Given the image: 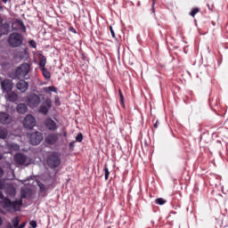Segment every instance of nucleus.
Instances as JSON below:
<instances>
[{
    "mask_svg": "<svg viewBox=\"0 0 228 228\" xmlns=\"http://www.w3.org/2000/svg\"><path fill=\"white\" fill-rule=\"evenodd\" d=\"M18 90H20L21 92H27L28 86H17Z\"/></svg>",
    "mask_w": 228,
    "mask_h": 228,
    "instance_id": "32",
    "label": "nucleus"
},
{
    "mask_svg": "<svg viewBox=\"0 0 228 228\" xmlns=\"http://www.w3.org/2000/svg\"><path fill=\"white\" fill-rule=\"evenodd\" d=\"M63 136H64V138H67V132L66 131L63 132Z\"/></svg>",
    "mask_w": 228,
    "mask_h": 228,
    "instance_id": "46",
    "label": "nucleus"
},
{
    "mask_svg": "<svg viewBox=\"0 0 228 228\" xmlns=\"http://www.w3.org/2000/svg\"><path fill=\"white\" fill-rule=\"evenodd\" d=\"M7 42L13 49L20 47L24 44V37L20 33L12 32L9 35Z\"/></svg>",
    "mask_w": 228,
    "mask_h": 228,
    "instance_id": "2",
    "label": "nucleus"
},
{
    "mask_svg": "<svg viewBox=\"0 0 228 228\" xmlns=\"http://www.w3.org/2000/svg\"><path fill=\"white\" fill-rule=\"evenodd\" d=\"M29 225L32 226V228H37V221H30Z\"/></svg>",
    "mask_w": 228,
    "mask_h": 228,
    "instance_id": "35",
    "label": "nucleus"
},
{
    "mask_svg": "<svg viewBox=\"0 0 228 228\" xmlns=\"http://www.w3.org/2000/svg\"><path fill=\"white\" fill-rule=\"evenodd\" d=\"M75 145H76V141L70 142H69V149H70L71 151H73Z\"/></svg>",
    "mask_w": 228,
    "mask_h": 228,
    "instance_id": "33",
    "label": "nucleus"
},
{
    "mask_svg": "<svg viewBox=\"0 0 228 228\" xmlns=\"http://www.w3.org/2000/svg\"><path fill=\"white\" fill-rule=\"evenodd\" d=\"M50 90H51V92H56V87L52 86V87H50Z\"/></svg>",
    "mask_w": 228,
    "mask_h": 228,
    "instance_id": "41",
    "label": "nucleus"
},
{
    "mask_svg": "<svg viewBox=\"0 0 228 228\" xmlns=\"http://www.w3.org/2000/svg\"><path fill=\"white\" fill-rule=\"evenodd\" d=\"M0 225H3V219L0 217Z\"/></svg>",
    "mask_w": 228,
    "mask_h": 228,
    "instance_id": "48",
    "label": "nucleus"
},
{
    "mask_svg": "<svg viewBox=\"0 0 228 228\" xmlns=\"http://www.w3.org/2000/svg\"><path fill=\"white\" fill-rule=\"evenodd\" d=\"M3 24V18L0 17V26Z\"/></svg>",
    "mask_w": 228,
    "mask_h": 228,
    "instance_id": "47",
    "label": "nucleus"
},
{
    "mask_svg": "<svg viewBox=\"0 0 228 228\" xmlns=\"http://www.w3.org/2000/svg\"><path fill=\"white\" fill-rule=\"evenodd\" d=\"M31 70V66L28 63H23L20 67L16 68L14 72V77L20 79L28 76Z\"/></svg>",
    "mask_w": 228,
    "mask_h": 228,
    "instance_id": "3",
    "label": "nucleus"
},
{
    "mask_svg": "<svg viewBox=\"0 0 228 228\" xmlns=\"http://www.w3.org/2000/svg\"><path fill=\"white\" fill-rule=\"evenodd\" d=\"M16 86H28V84L24 79H20V81L16 84Z\"/></svg>",
    "mask_w": 228,
    "mask_h": 228,
    "instance_id": "25",
    "label": "nucleus"
},
{
    "mask_svg": "<svg viewBox=\"0 0 228 228\" xmlns=\"http://www.w3.org/2000/svg\"><path fill=\"white\" fill-rule=\"evenodd\" d=\"M75 142H78V143H81V142H83V134L79 133L77 136H76V141Z\"/></svg>",
    "mask_w": 228,
    "mask_h": 228,
    "instance_id": "28",
    "label": "nucleus"
},
{
    "mask_svg": "<svg viewBox=\"0 0 228 228\" xmlns=\"http://www.w3.org/2000/svg\"><path fill=\"white\" fill-rule=\"evenodd\" d=\"M35 126H37L35 117L31 114L27 115L23 120V127H25V129H32Z\"/></svg>",
    "mask_w": 228,
    "mask_h": 228,
    "instance_id": "5",
    "label": "nucleus"
},
{
    "mask_svg": "<svg viewBox=\"0 0 228 228\" xmlns=\"http://www.w3.org/2000/svg\"><path fill=\"white\" fill-rule=\"evenodd\" d=\"M44 140V134L38 131H36L30 134L29 142L31 145H40Z\"/></svg>",
    "mask_w": 228,
    "mask_h": 228,
    "instance_id": "6",
    "label": "nucleus"
},
{
    "mask_svg": "<svg viewBox=\"0 0 228 228\" xmlns=\"http://www.w3.org/2000/svg\"><path fill=\"white\" fill-rule=\"evenodd\" d=\"M104 172H105V181H108L110 179V169H108V166H104Z\"/></svg>",
    "mask_w": 228,
    "mask_h": 228,
    "instance_id": "26",
    "label": "nucleus"
},
{
    "mask_svg": "<svg viewBox=\"0 0 228 228\" xmlns=\"http://www.w3.org/2000/svg\"><path fill=\"white\" fill-rule=\"evenodd\" d=\"M109 29L110 31V35H111L112 38H117V36L115 35V30H113V27L110 26Z\"/></svg>",
    "mask_w": 228,
    "mask_h": 228,
    "instance_id": "29",
    "label": "nucleus"
},
{
    "mask_svg": "<svg viewBox=\"0 0 228 228\" xmlns=\"http://www.w3.org/2000/svg\"><path fill=\"white\" fill-rule=\"evenodd\" d=\"M14 161L16 165H25V167L29 165V163H26V161H28V157L23 153H16L14 156Z\"/></svg>",
    "mask_w": 228,
    "mask_h": 228,
    "instance_id": "10",
    "label": "nucleus"
},
{
    "mask_svg": "<svg viewBox=\"0 0 228 228\" xmlns=\"http://www.w3.org/2000/svg\"><path fill=\"white\" fill-rule=\"evenodd\" d=\"M119 103L123 108H126V104L124 103V94L119 96Z\"/></svg>",
    "mask_w": 228,
    "mask_h": 228,
    "instance_id": "31",
    "label": "nucleus"
},
{
    "mask_svg": "<svg viewBox=\"0 0 228 228\" xmlns=\"http://www.w3.org/2000/svg\"><path fill=\"white\" fill-rule=\"evenodd\" d=\"M5 193L6 195H9V197H15V194L17 193V191L13 187H9L6 189Z\"/></svg>",
    "mask_w": 228,
    "mask_h": 228,
    "instance_id": "20",
    "label": "nucleus"
},
{
    "mask_svg": "<svg viewBox=\"0 0 228 228\" xmlns=\"http://www.w3.org/2000/svg\"><path fill=\"white\" fill-rule=\"evenodd\" d=\"M159 126V120H157L154 125H153V127L154 129H158V127Z\"/></svg>",
    "mask_w": 228,
    "mask_h": 228,
    "instance_id": "37",
    "label": "nucleus"
},
{
    "mask_svg": "<svg viewBox=\"0 0 228 228\" xmlns=\"http://www.w3.org/2000/svg\"><path fill=\"white\" fill-rule=\"evenodd\" d=\"M14 24L18 26L23 33H26V25H24V21H22V20H15Z\"/></svg>",
    "mask_w": 228,
    "mask_h": 228,
    "instance_id": "16",
    "label": "nucleus"
},
{
    "mask_svg": "<svg viewBox=\"0 0 228 228\" xmlns=\"http://www.w3.org/2000/svg\"><path fill=\"white\" fill-rule=\"evenodd\" d=\"M4 187H5L4 182L0 181V190H4Z\"/></svg>",
    "mask_w": 228,
    "mask_h": 228,
    "instance_id": "38",
    "label": "nucleus"
},
{
    "mask_svg": "<svg viewBox=\"0 0 228 228\" xmlns=\"http://www.w3.org/2000/svg\"><path fill=\"white\" fill-rule=\"evenodd\" d=\"M45 140L48 145H54L56 142H58V134L51 133L45 137Z\"/></svg>",
    "mask_w": 228,
    "mask_h": 228,
    "instance_id": "11",
    "label": "nucleus"
},
{
    "mask_svg": "<svg viewBox=\"0 0 228 228\" xmlns=\"http://www.w3.org/2000/svg\"><path fill=\"white\" fill-rule=\"evenodd\" d=\"M13 87H11V86H2V90L3 92H6V90H10L12 91Z\"/></svg>",
    "mask_w": 228,
    "mask_h": 228,
    "instance_id": "34",
    "label": "nucleus"
},
{
    "mask_svg": "<svg viewBox=\"0 0 228 228\" xmlns=\"http://www.w3.org/2000/svg\"><path fill=\"white\" fill-rule=\"evenodd\" d=\"M12 224L13 227H19V224H20V220L19 219V216L14 217L12 220Z\"/></svg>",
    "mask_w": 228,
    "mask_h": 228,
    "instance_id": "22",
    "label": "nucleus"
},
{
    "mask_svg": "<svg viewBox=\"0 0 228 228\" xmlns=\"http://www.w3.org/2000/svg\"><path fill=\"white\" fill-rule=\"evenodd\" d=\"M8 136V129L0 126V139L1 140H5V138H7Z\"/></svg>",
    "mask_w": 228,
    "mask_h": 228,
    "instance_id": "18",
    "label": "nucleus"
},
{
    "mask_svg": "<svg viewBox=\"0 0 228 228\" xmlns=\"http://www.w3.org/2000/svg\"><path fill=\"white\" fill-rule=\"evenodd\" d=\"M0 85H1V86H13V83L12 82V80H10L8 78L3 80V78H1V77H0Z\"/></svg>",
    "mask_w": 228,
    "mask_h": 228,
    "instance_id": "19",
    "label": "nucleus"
},
{
    "mask_svg": "<svg viewBox=\"0 0 228 228\" xmlns=\"http://www.w3.org/2000/svg\"><path fill=\"white\" fill-rule=\"evenodd\" d=\"M118 94H119V96H120V95H124V94H122V89H118Z\"/></svg>",
    "mask_w": 228,
    "mask_h": 228,
    "instance_id": "44",
    "label": "nucleus"
},
{
    "mask_svg": "<svg viewBox=\"0 0 228 228\" xmlns=\"http://www.w3.org/2000/svg\"><path fill=\"white\" fill-rule=\"evenodd\" d=\"M0 159H3V155L0 153Z\"/></svg>",
    "mask_w": 228,
    "mask_h": 228,
    "instance_id": "49",
    "label": "nucleus"
},
{
    "mask_svg": "<svg viewBox=\"0 0 228 228\" xmlns=\"http://www.w3.org/2000/svg\"><path fill=\"white\" fill-rule=\"evenodd\" d=\"M47 63V58L44 54H39V67L41 69H45V64Z\"/></svg>",
    "mask_w": 228,
    "mask_h": 228,
    "instance_id": "17",
    "label": "nucleus"
},
{
    "mask_svg": "<svg viewBox=\"0 0 228 228\" xmlns=\"http://www.w3.org/2000/svg\"><path fill=\"white\" fill-rule=\"evenodd\" d=\"M51 106H53L51 99H46L40 106L38 112L42 113L43 115H47V113H49V110H51Z\"/></svg>",
    "mask_w": 228,
    "mask_h": 228,
    "instance_id": "9",
    "label": "nucleus"
},
{
    "mask_svg": "<svg viewBox=\"0 0 228 228\" xmlns=\"http://www.w3.org/2000/svg\"><path fill=\"white\" fill-rule=\"evenodd\" d=\"M40 102V96H38L37 94H32L28 96L27 103L29 108H37V106H38Z\"/></svg>",
    "mask_w": 228,
    "mask_h": 228,
    "instance_id": "7",
    "label": "nucleus"
},
{
    "mask_svg": "<svg viewBox=\"0 0 228 228\" xmlns=\"http://www.w3.org/2000/svg\"><path fill=\"white\" fill-rule=\"evenodd\" d=\"M7 99L10 102H15L19 100V95L15 92H9L7 94Z\"/></svg>",
    "mask_w": 228,
    "mask_h": 228,
    "instance_id": "13",
    "label": "nucleus"
},
{
    "mask_svg": "<svg viewBox=\"0 0 228 228\" xmlns=\"http://www.w3.org/2000/svg\"><path fill=\"white\" fill-rule=\"evenodd\" d=\"M154 4H156V0H152V8L154 7ZM153 13H154V8H153Z\"/></svg>",
    "mask_w": 228,
    "mask_h": 228,
    "instance_id": "43",
    "label": "nucleus"
},
{
    "mask_svg": "<svg viewBox=\"0 0 228 228\" xmlns=\"http://www.w3.org/2000/svg\"><path fill=\"white\" fill-rule=\"evenodd\" d=\"M37 185L40 188V190H39L40 193L45 192L46 188H45V185H44V183H42V182H38Z\"/></svg>",
    "mask_w": 228,
    "mask_h": 228,
    "instance_id": "27",
    "label": "nucleus"
},
{
    "mask_svg": "<svg viewBox=\"0 0 228 228\" xmlns=\"http://www.w3.org/2000/svg\"><path fill=\"white\" fill-rule=\"evenodd\" d=\"M69 31H71V33H74V34L77 33L76 28H74V27H69Z\"/></svg>",
    "mask_w": 228,
    "mask_h": 228,
    "instance_id": "39",
    "label": "nucleus"
},
{
    "mask_svg": "<svg viewBox=\"0 0 228 228\" xmlns=\"http://www.w3.org/2000/svg\"><path fill=\"white\" fill-rule=\"evenodd\" d=\"M155 202L159 204V206H164V204H167V200H165L163 198L156 199Z\"/></svg>",
    "mask_w": 228,
    "mask_h": 228,
    "instance_id": "23",
    "label": "nucleus"
},
{
    "mask_svg": "<svg viewBox=\"0 0 228 228\" xmlns=\"http://www.w3.org/2000/svg\"><path fill=\"white\" fill-rule=\"evenodd\" d=\"M0 206L7 211V213H17V211H20V208H22V200H15L12 201L9 198H5L3 194V191H0Z\"/></svg>",
    "mask_w": 228,
    "mask_h": 228,
    "instance_id": "1",
    "label": "nucleus"
},
{
    "mask_svg": "<svg viewBox=\"0 0 228 228\" xmlns=\"http://www.w3.org/2000/svg\"><path fill=\"white\" fill-rule=\"evenodd\" d=\"M44 126L48 131H58V124H56V121L51 118H46L44 120Z\"/></svg>",
    "mask_w": 228,
    "mask_h": 228,
    "instance_id": "8",
    "label": "nucleus"
},
{
    "mask_svg": "<svg viewBox=\"0 0 228 228\" xmlns=\"http://www.w3.org/2000/svg\"><path fill=\"white\" fill-rule=\"evenodd\" d=\"M42 70V74L44 76V77H45V79H49L51 77V72H49V70H47L46 68H41Z\"/></svg>",
    "mask_w": 228,
    "mask_h": 228,
    "instance_id": "21",
    "label": "nucleus"
},
{
    "mask_svg": "<svg viewBox=\"0 0 228 228\" xmlns=\"http://www.w3.org/2000/svg\"><path fill=\"white\" fill-rule=\"evenodd\" d=\"M17 111L20 115H24V113L28 111V105H26L25 103H19L17 106Z\"/></svg>",
    "mask_w": 228,
    "mask_h": 228,
    "instance_id": "14",
    "label": "nucleus"
},
{
    "mask_svg": "<svg viewBox=\"0 0 228 228\" xmlns=\"http://www.w3.org/2000/svg\"><path fill=\"white\" fill-rule=\"evenodd\" d=\"M19 227H20V228H25V227H26V223H25V222L22 223Z\"/></svg>",
    "mask_w": 228,
    "mask_h": 228,
    "instance_id": "40",
    "label": "nucleus"
},
{
    "mask_svg": "<svg viewBox=\"0 0 228 228\" xmlns=\"http://www.w3.org/2000/svg\"><path fill=\"white\" fill-rule=\"evenodd\" d=\"M199 12H200V9L199 7L193 8L190 12L191 17H195V15L199 13Z\"/></svg>",
    "mask_w": 228,
    "mask_h": 228,
    "instance_id": "24",
    "label": "nucleus"
},
{
    "mask_svg": "<svg viewBox=\"0 0 228 228\" xmlns=\"http://www.w3.org/2000/svg\"><path fill=\"white\" fill-rule=\"evenodd\" d=\"M2 3H4V4H6V3H8V0H1Z\"/></svg>",
    "mask_w": 228,
    "mask_h": 228,
    "instance_id": "45",
    "label": "nucleus"
},
{
    "mask_svg": "<svg viewBox=\"0 0 228 228\" xmlns=\"http://www.w3.org/2000/svg\"><path fill=\"white\" fill-rule=\"evenodd\" d=\"M8 33H10V24L2 23L0 25V37H3V35H8Z\"/></svg>",
    "mask_w": 228,
    "mask_h": 228,
    "instance_id": "12",
    "label": "nucleus"
},
{
    "mask_svg": "<svg viewBox=\"0 0 228 228\" xmlns=\"http://www.w3.org/2000/svg\"><path fill=\"white\" fill-rule=\"evenodd\" d=\"M4 171H3V168L0 167V177H1L2 175H4Z\"/></svg>",
    "mask_w": 228,
    "mask_h": 228,
    "instance_id": "42",
    "label": "nucleus"
},
{
    "mask_svg": "<svg viewBox=\"0 0 228 228\" xmlns=\"http://www.w3.org/2000/svg\"><path fill=\"white\" fill-rule=\"evenodd\" d=\"M28 44L30 47H32L33 49H37V42H35V40L28 41Z\"/></svg>",
    "mask_w": 228,
    "mask_h": 228,
    "instance_id": "30",
    "label": "nucleus"
},
{
    "mask_svg": "<svg viewBox=\"0 0 228 228\" xmlns=\"http://www.w3.org/2000/svg\"><path fill=\"white\" fill-rule=\"evenodd\" d=\"M22 199H26V192H24V191L21 192L20 199H16V200H21L22 201Z\"/></svg>",
    "mask_w": 228,
    "mask_h": 228,
    "instance_id": "36",
    "label": "nucleus"
},
{
    "mask_svg": "<svg viewBox=\"0 0 228 228\" xmlns=\"http://www.w3.org/2000/svg\"><path fill=\"white\" fill-rule=\"evenodd\" d=\"M0 122L2 124H10V115L4 112L0 113Z\"/></svg>",
    "mask_w": 228,
    "mask_h": 228,
    "instance_id": "15",
    "label": "nucleus"
},
{
    "mask_svg": "<svg viewBox=\"0 0 228 228\" xmlns=\"http://www.w3.org/2000/svg\"><path fill=\"white\" fill-rule=\"evenodd\" d=\"M46 163L50 168H58V167L61 165V159L58 152L50 154L46 159Z\"/></svg>",
    "mask_w": 228,
    "mask_h": 228,
    "instance_id": "4",
    "label": "nucleus"
}]
</instances>
